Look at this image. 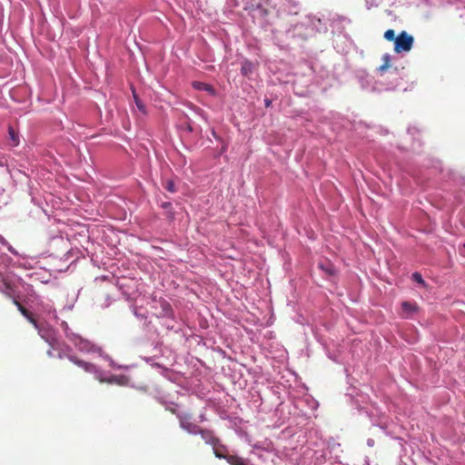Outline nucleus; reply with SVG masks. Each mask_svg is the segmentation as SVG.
<instances>
[{
    "label": "nucleus",
    "mask_w": 465,
    "mask_h": 465,
    "mask_svg": "<svg viewBox=\"0 0 465 465\" xmlns=\"http://www.w3.org/2000/svg\"><path fill=\"white\" fill-rule=\"evenodd\" d=\"M413 43V36L408 34L406 31H401L396 36L394 42V52L397 54H401L402 52H409L411 50Z\"/></svg>",
    "instance_id": "1"
},
{
    "label": "nucleus",
    "mask_w": 465,
    "mask_h": 465,
    "mask_svg": "<svg viewBox=\"0 0 465 465\" xmlns=\"http://www.w3.org/2000/svg\"><path fill=\"white\" fill-rule=\"evenodd\" d=\"M13 303L17 307V310L21 312V314L26 318V320L38 331V333L41 332V325L34 317L33 313L28 311L25 307H24L16 299L13 298Z\"/></svg>",
    "instance_id": "2"
},
{
    "label": "nucleus",
    "mask_w": 465,
    "mask_h": 465,
    "mask_svg": "<svg viewBox=\"0 0 465 465\" xmlns=\"http://www.w3.org/2000/svg\"><path fill=\"white\" fill-rule=\"evenodd\" d=\"M180 426L183 430H186L190 434H198L200 428L197 424L191 421V418L188 415H179Z\"/></svg>",
    "instance_id": "3"
},
{
    "label": "nucleus",
    "mask_w": 465,
    "mask_h": 465,
    "mask_svg": "<svg viewBox=\"0 0 465 465\" xmlns=\"http://www.w3.org/2000/svg\"><path fill=\"white\" fill-rule=\"evenodd\" d=\"M198 434L201 435L203 440L207 443L212 445L213 448L216 447V445L219 443V439L216 438L213 434V432L210 430H205L200 428V431H198Z\"/></svg>",
    "instance_id": "4"
},
{
    "label": "nucleus",
    "mask_w": 465,
    "mask_h": 465,
    "mask_svg": "<svg viewBox=\"0 0 465 465\" xmlns=\"http://www.w3.org/2000/svg\"><path fill=\"white\" fill-rule=\"evenodd\" d=\"M69 360L74 362L75 365L79 366L80 368L84 369L87 372H95L96 371V366L93 363L86 362L84 361L79 360L75 356H70Z\"/></svg>",
    "instance_id": "5"
},
{
    "label": "nucleus",
    "mask_w": 465,
    "mask_h": 465,
    "mask_svg": "<svg viewBox=\"0 0 465 465\" xmlns=\"http://www.w3.org/2000/svg\"><path fill=\"white\" fill-rule=\"evenodd\" d=\"M214 454L217 458L225 459L228 461V463H230L231 465H247L245 460L242 459V457H239L236 455L224 456V455L220 454L219 451L216 450H214Z\"/></svg>",
    "instance_id": "6"
},
{
    "label": "nucleus",
    "mask_w": 465,
    "mask_h": 465,
    "mask_svg": "<svg viewBox=\"0 0 465 465\" xmlns=\"http://www.w3.org/2000/svg\"><path fill=\"white\" fill-rule=\"evenodd\" d=\"M192 85L195 90L205 91L209 93L211 95H215L214 88L213 87V85L209 84L194 81L193 82Z\"/></svg>",
    "instance_id": "7"
},
{
    "label": "nucleus",
    "mask_w": 465,
    "mask_h": 465,
    "mask_svg": "<svg viewBox=\"0 0 465 465\" xmlns=\"http://www.w3.org/2000/svg\"><path fill=\"white\" fill-rule=\"evenodd\" d=\"M39 306L41 307L40 312L43 314H45L48 318H52L54 320L58 319L56 311L51 304L41 303Z\"/></svg>",
    "instance_id": "8"
},
{
    "label": "nucleus",
    "mask_w": 465,
    "mask_h": 465,
    "mask_svg": "<svg viewBox=\"0 0 465 465\" xmlns=\"http://www.w3.org/2000/svg\"><path fill=\"white\" fill-rule=\"evenodd\" d=\"M77 346L81 351H85V352H91V351L94 352L99 350L94 344H92L90 341H88L86 340H80Z\"/></svg>",
    "instance_id": "9"
},
{
    "label": "nucleus",
    "mask_w": 465,
    "mask_h": 465,
    "mask_svg": "<svg viewBox=\"0 0 465 465\" xmlns=\"http://www.w3.org/2000/svg\"><path fill=\"white\" fill-rule=\"evenodd\" d=\"M319 269L326 272L328 275H334L336 272L335 267L330 262H321L318 264Z\"/></svg>",
    "instance_id": "10"
},
{
    "label": "nucleus",
    "mask_w": 465,
    "mask_h": 465,
    "mask_svg": "<svg viewBox=\"0 0 465 465\" xmlns=\"http://www.w3.org/2000/svg\"><path fill=\"white\" fill-rule=\"evenodd\" d=\"M13 287L10 282L4 280L3 282L0 284V292L4 293L8 298H14L13 294Z\"/></svg>",
    "instance_id": "11"
},
{
    "label": "nucleus",
    "mask_w": 465,
    "mask_h": 465,
    "mask_svg": "<svg viewBox=\"0 0 465 465\" xmlns=\"http://www.w3.org/2000/svg\"><path fill=\"white\" fill-rule=\"evenodd\" d=\"M401 308L405 312L411 313L414 312L417 310V306L414 303H411L410 302H403L401 303Z\"/></svg>",
    "instance_id": "12"
},
{
    "label": "nucleus",
    "mask_w": 465,
    "mask_h": 465,
    "mask_svg": "<svg viewBox=\"0 0 465 465\" xmlns=\"http://www.w3.org/2000/svg\"><path fill=\"white\" fill-rule=\"evenodd\" d=\"M8 134H9L10 140L12 141V145L13 146L18 145V143H19L18 135L13 127L8 128Z\"/></svg>",
    "instance_id": "13"
},
{
    "label": "nucleus",
    "mask_w": 465,
    "mask_h": 465,
    "mask_svg": "<svg viewBox=\"0 0 465 465\" xmlns=\"http://www.w3.org/2000/svg\"><path fill=\"white\" fill-rule=\"evenodd\" d=\"M383 64L379 67L380 72H384L391 66V56L386 54L382 56Z\"/></svg>",
    "instance_id": "14"
},
{
    "label": "nucleus",
    "mask_w": 465,
    "mask_h": 465,
    "mask_svg": "<svg viewBox=\"0 0 465 465\" xmlns=\"http://www.w3.org/2000/svg\"><path fill=\"white\" fill-rule=\"evenodd\" d=\"M133 94H134V102H135V104H136L137 108L143 114H145V106H144V104L142 103V101L140 100V98L138 97V95L135 94L134 91H133Z\"/></svg>",
    "instance_id": "15"
},
{
    "label": "nucleus",
    "mask_w": 465,
    "mask_h": 465,
    "mask_svg": "<svg viewBox=\"0 0 465 465\" xmlns=\"http://www.w3.org/2000/svg\"><path fill=\"white\" fill-rule=\"evenodd\" d=\"M163 187H164L165 190H167L168 192H170L172 193L176 192V188H175L174 183L172 180H167L163 183Z\"/></svg>",
    "instance_id": "16"
},
{
    "label": "nucleus",
    "mask_w": 465,
    "mask_h": 465,
    "mask_svg": "<svg viewBox=\"0 0 465 465\" xmlns=\"http://www.w3.org/2000/svg\"><path fill=\"white\" fill-rule=\"evenodd\" d=\"M384 38L387 41H393V42H395V39H396L395 31L393 29H388L384 33Z\"/></svg>",
    "instance_id": "17"
},
{
    "label": "nucleus",
    "mask_w": 465,
    "mask_h": 465,
    "mask_svg": "<svg viewBox=\"0 0 465 465\" xmlns=\"http://www.w3.org/2000/svg\"><path fill=\"white\" fill-rule=\"evenodd\" d=\"M100 382H105V383H118L120 384V379L116 376H112L107 379L98 378Z\"/></svg>",
    "instance_id": "18"
},
{
    "label": "nucleus",
    "mask_w": 465,
    "mask_h": 465,
    "mask_svg": "<svg viewBox=\"0 0 465 465\" xmlns=\"http://www.w3.org/2000/svg\"><path fill=\"white\" fill-rule=\"evenodd\" d=\"M252 71V64L251 63H244V64L242 66L241 72L243 75H247Z\"/></svg>",
    "instance_id": "19"
},
{
    "label": "nucleus",
    "mask_w": 465,
    "mask_h": 465,
    "mask_svg": "<svg viewBox=\"0 0 465 465\" xmlns=\"http://www.w3.org/2000/svg\"><path fill=\"white\" fill-rule=\"evenodd\" d=\"M412 279H413L416 282H418V283H420V284H422V285H424V284H425V282H424V280L422 279V276H421V274H420V272H414V273H412Z\"/></svg>",
    "instance_id": "20"
},
{
    "label": "nucleus",
    "mask_w": 465,
    "mask_h": 465,
    "mask_svg": "<svg viewBox=\"0 0 465 465\" xmlns=\"http://www.w3.org/2000/svg\"><path fill=\"white\" fill-rule=\"evenodd\" d=\"M271 104H272V101H271V100H269V99H266V100H265V106H266V107H269V106H271Z\"/></svg>",
    "instance_id": "21"
},
{
    "label": "nucleus",
    "mask_w": 465,
    "mask_h": 465,
    "mask_svg": "<svg viewBox=\"0 0 465 465\" xmlns=\"http://www.w3.org/2000/svg\"><path fill=\"white\" fill-rule=\"evenodd\" d=\"M460 252L465 254V243L462 245V247L460 248Z\"/></svg>",
    "instance_id": "22"
},
{
    "label": "nucleus",
    "mask_w": 465,
    "mask_h": 465,
    "mask_svg": "<svg viewBox=\"0 0 465 465\" xmlns=\"http://www.w3.org/2000/svg\"><path fill=\"white\" fill-rule=\"evenodd\" d=\"M170 205H171V203H163V207H167V206H170Z\"/></svg>",
    "instance_id": "23"
},
{
    "label": "nucleus",
    "mask_w": 465,
    "mask_h": 465,
    "mask_svg": "<svg viewBox=\"0 0 465 465\" xmlns=\"http://www.w3.org/2000/svg\"><path fill=\"white\" fill-rule=\"evenodd\" d=\"M39 334L41 335V337H44V334H42V331Z\"/></svg>",
    "instance_id": "24"
}]
</instances>
